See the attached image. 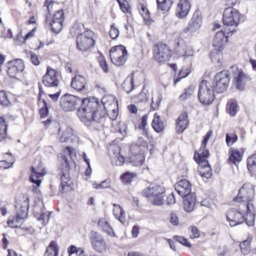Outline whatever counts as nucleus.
I'll return each instance as SVG.
<instances>
[{
	"mask_svg": "<svg viewBox=\"0 0 256 256\" xmlns=\"http://www.w3.org/2000/svg\"><path fill=\"white\" fill-rule=\"evenodd\" d=\"M80 27L78 25H74L70 29V32L73 36H78L81 34H80Z\"/></svg>",
	"mask_w": 256,
	"mask_h": 256,
	"instance_id": "57",
	"label": "nucleus"
},
{
	"mask_svg": "<svg viewBox=\"0 0 256 256\" xmlns=\"http://www.w3.org/2000/svg\"><path fill=\"white\" fill-rule=\"evenodd\" d=\"M202 24V18L200 12L199 10H196L194 12L187 26L184 28V32L190 34L195 32L200 28Z\"/></svg>",
	"mask_w": 256,
	"mask_h": 256,
	"instance_id": "13",
	"label": "nucleus"
},
{
	"mask_svg": "<svg viewBox=\"0 0 256 256\" xmlns=\"http://www.w3.org/2000/svg\"><path fill=\"white\" fill-rule=\"evenodd\" d=\"M98 226H101L102 228L104 231L109 234H110V232L112 231V228L107 221L104 220H100L98 222Z\"/></svg>",
	"mask_w": 256,
	"mask_h": 256,
	"instance_id": "44",
	"label": "nucleus"
},
{
	"mask_svg": "<svg viewBox=\"0 0 256 256\" xmlns=\"http://www.w3.org/2000/svg\"><path fill=\"white\" fill-rule=\"evenodd\" d=\"M50 26L53 32L56 33L60 32L62 28V22L52 20L50 22Z\"/></svg>",
	"mask_w": 256,
	"mask_h": 256,
	"instance_id": "42",
	"label": "nucleus"
},
{
	"mask_svg": "<svg viewBox=\"0 0 256 256\" xmlns=\"http://www.w3.org/2000/svg\"><path fill=\"white\" fill-rule=\"evenodd\" d=\"M10 104L8 96L4 90L0 91V104L8 106Z\"/></svg>",
	"mask_w": 256,
	"mask_h": 256,
	"instance_id": "46",
	"label": "nucleus"
},
{
	"mask_svg": "<svg viewBox=\"0 0 256 256\" xmlns=\"http://www.w3.org/2000/svg\"><path fill=\"white\" fill-rule=\"evenodd\" d=\"M110 52L112 62L114 65L121 66L126 62L128 52L124 46L120 45L112 47Z\"/></svg>",
	"mask_w": 256,
	"mask_h": 256,
	"instance_id": "6",
	"label": "nucleus"
},
{
	"mask_svg": "<svg viewBox=\"0 0 256 256\" xmlns=\"http://www.w3.org/2000/svg\"><path fill=\"white\" fill-rule=\"evenodd\" d=\"M82 100L78 96L66 94L60 98V105L66 112L72 111L78 109Z\"/></svg>",
	"mask_w": 256,
	"mask_h": 256,
	"instance_id": "7",
	"label": "nucleus"
},
{
	"mask_svg": "<svg viewBox=\"0 0 256 256\" xmlns=\"http://www.w3.org/2000/svg\"><path fill=\"white\" fill-rule=\"evenodd\" d=\"M16 210V222H20L26 218L28 209V198L26 200L22 198V200H17L15 205Z\"/></svg>",
	"mask_w": 256,
	"mask_h": 256,
	"instance_id": "14",
	"label": "nucleus"
},
{
	"mask_svg": "<svg viewBox=\"0 0 256 256\" xmlns=\"http://www.w3.org/2000/svg\"><path fill=\"white\" fill-rule=\"evenodd\" d=\"M240 19V14L232 6L226 8L223 13L222 20L225 26H238Z\"/></svg>",
	"mask_w": 256,
	"mask_h": 256,
	"instance_id": "9",
	"label": "nucleus"
},
{
	"mask_svg": "<svg viewBox=\"0 0 256 256\" xmlns=\"http://www.w3.org/2000/svg\"><path fill=\"white\" fill-rule=\"evenodd\" d=\"M124 2H118L120 10H122V12L124 13H127L129 12V6L128 4L126 1Z\"/></svg>",
	"mask_w": 256,
	"mask_h": 256,
	"instance_id": "55",
	"label": "nucleus"
},
{
	"mask_svg": "<svg viewBox=\"0 0 256 256\" xmlns=\"http://www.w3.org/2000/svg\"><path fill=\"white\" fill-rule=\"evenodd\" d=\"M198 174L203 178L207 179L210 178L212 176V170L208 162L198 164Z\"/></svg>",
	"mask_w": 256,
	"mask_h": 256,
	"instance_id": "28",
	"label": "nucleus"
},
{
	"mask_svg": "<svg viewBox=\"0 0 256 256\" xmlns=\"http://www.w3.org/2000/svg\"><path fill=\"white\" fill-rule=\"evenodd\" d=\"M61 158L62 162L60 172L61 178L60 192L64 193L72 189V182L70 176V162L68 158L65 155H63Z\"/></svg>",
	"mask_w": 256,
	"mask_h": 256,
	"instance_id": "3",
	"label": "nucleus"
},
{
	"mask_svg": "<svg viewBox=\"0 0 256 256\" xmlns=\"http://www.w3.org/2000/svg\"><path fill=\"white\" fill-rule=\"evenodd\" d=\"M7 126L5 119L3 117L0 116V132L6 134Z\"/></svg>",
	"mask_w": 256,
	"mask_h": 256,
	"instance_id": "53",
	"label": "nucleus"
},
{
	"mask_svg": "<svg viewBox=\"0 0 256 256\" xmlns=\"http://www.w3.org/2000/svg\"><path fill=\"white\" fill-rule=\"evenodd\" d=\"M247 80L248 77L246 74L242 71H238V74L234 76V80L236 88L240 91L244 90Z\"/></svg>",
	"mask_w": 256,
	"mask_h": 256,
	"instance_id": "21",
	"label": "nucleus"
},
{
	"mask_svg": "<svg viewBox=\"0 0 256 256\" xmlns=\"http://www.w3.org/2000/svg\"><path fill=\"white\" fill-rule=\"evenodd\" d=\"M46 253H48V256H58V246L57 244L55 242L52 241L46 248Z\"/></svg>",
	"mask_w": 256,
	"mask_h": 256,
	"instance_id": "34",
	"label": "nucleus"
},
{
	"mask_svg": "<svg viewBox=\"0 0 256 256\" xmlns=\"http://www.w3.org/2000/svg\"><path fill=\"white\" fill-rule=\"evenodd\" d=\"M52 20L63 22L64 21V12L63 10L56 12Z\"/></svg>",
	"mask_w": 256,
	"mask_h": 256,
	"instance_id": "50",
	"label": "nucleus"
},
{
	"mask_svg": "<svg viewBox=\"0 0 256 256\" xmlns=\"http://www.w3.org/2000/svg\"><path fill=\"white\" fill-rule=\"evenodd\" d=\"M72 130L70 128H66L61 134L59 140L61 142H67L72 136Z\"/></svg>",
	"mask_w": 256,
	"mask_h": 256,
	"instance_id": "40",
	"label": "nucleus"
},
{
	"mask_svg": "<svg viewBox=\"0 0 256 256\" xmlns=\"http://www.w3.org/2000/svg\"><path fill=\"white\" fill-rule=\"evenodd\" d=\"M194 53V52L192 47L186 46L184 49L182 56L184 59L190 58V60H192Z\"/></svg>",
	"mask_w": 256,
	"mask_h": 256,
	"instance_id": "48",
	"label": "nucleus"
},
{
	"mask_svg": "<svg viewBox=\"0 0 256 256\" xmlns=\"http://www.w3.org/2000/svg\"><path fill=\"white\" fill-rule=\"evenodd\" d=\"M84 248H77L74 245H71L68 248V252L69 256L74 254L80 256L84 254Z\"/></svg>",
	"mask_w": 256,
	"mask_h": 256,
	"instance_id": "38",
	"label": "nucleus"
},
{
	"mask_svg": "<svg viewBox=\"0 0 256 256\" xmlns=\"http://www.w3.org/2000/svg\"><path fill=\"white\" fill-rule=\"evenodd\" d=\"M113 206L114 207V212H115L116 211L118 212H120V216H124L125 212L124 210L118 204H114ZM115 214V213H114Z\"/></svg>",
	"mask_w": 256,
	"mask_h": 256,
	"instance_id": "59",
	"label": "nucleus"
},
{
	"mask_svg": "<svg viewBox=\"0 0 256 256\" xmlns=\"http://www.w3.org/2000/svg\"><path fill=\"white\" fill-rule=\"evenodd\" d=\"M127 127L126 124L122 122L119 124V132L122 135L126 134Z\"/></svg>",
	"mask_w": 256,
	"mask_h": 256,
	"instance_id": "64",
	"label": "nucleus"
},
{
	"mask_svg": "<svg viewBox=\"0 0 256 256\" xmlns=\"http://www.w3.org/2000/svg\"><path fill=\"white\" fill-rule=\"evenodd\" d=\"M244 216L247 218L246 224L248 226H253L254 223L255 210L253 204L250 202L246 204V213Z\"/></svg>",
	"mask_w": 256,
	"mask_h": 256,
	"instance_id": "27",
	"label": "nucleus"
},
{
	"mask_svg": "<svg viewBox=\"0 0 256 256\" xmlns=\"http://www.w3.org/2000/svg\"><path fill=\"white\" fill-rule=\"evenodd\" d=\"M136 176V174L128 172H126L120 176L122 181L125 184H130Z\"/></svg>",
	"mask_w": 256,
	"mask_h": 256,
	"instance_id": "37",
	"label": "nucleus"
},
{
	"mask_svg": "<svg viewBox=\"0 0 256 256\" xmlns=\"http://www.w3.org/2000/svg\"><path fill=\"white\" fill-rule=\"evenodd\" d=\"M190 2L187 0H180L177 5L176 16L180 18H185L190 9Z\"/></svg>",
	"mask_w": 256,
	"mask_h": 256,
	"instance_id": "19",
	"label": "nucleus"
},
{
	"mask_svg": "<svg viewBox=\"0 0 256 256\" xmlns=\"http://www.w3.org/2000/svg\"><path fill=\"white\" fill-rule=\"evenodd\" d=\"M212 134V130H209L206 133V135L204 136V139L202 142V148L206 147L207 142L209 140L210 138L211 137Z\"/></svg>",
	"mask_w": 256,
	"mask_h": 256,
	"instance_id": "56",
	"label": "nucleus"
},
{
	"mask_svg": "<svg viewBox=\"0 0 256 256\" xmlns=\"http://www.w3.org/2000/svg\"><path fill=\"white\" fill-rule=\"evenodd\" d=\"M170 222L174 226H178V219L176 214L174 213L171 214Z\"/></svg>",
	"mask_w": 256,
	"mask_h": 256,
	"instance_id": "63",
	"label": "nucleus"
},
{
	"mask_svg": "<svg viewBox=\"0 0 256 256\" xmlns=\"http://www.w3.org/2000/svg\"><path fill=\"white\" fill-rule=\"evenodd\" d=\"M109 150L112 151L114 153V156H112V161L113 162L114 159H116V165L122 166L124 162V158L120 154V148L118 146L112 145L110 146Z\"/></svg>",
	"mask_w": 256,
	"mask_h": 256,
	"instance_id": "25",
	"label": "nucleus"
},
{
	"mask_svg": "<svg viewBox=\"0 0 256 256\" xmlns=\"http://www.w3.org/2000/svg\"><path fill=\"white\" fill-rule=\"evenodd\" d=\"M30 60L32 62L35 66H38L40 64L38 58L35 54H31Z\"/></svg>",
	"mask_w": 256,
	"mask_h": 256,
	"instance_id": "60",
	"label": "nucleus"
},
{
	"mask_svg": "<svg viewBox=\"0 0 256 256\" xmlns=\"http://www.w3.org/2000/svg\"><path fill=\"white\" fill-rule=\"evenodd\" d=\"M214 90L211 88V86H208V82L202 80L199 86L198 98L202 104L209 105L212 103L214 98Z\"/></svg>",
	"mask_w": 256,
	"mask_h": 256,
	"instance_id": "5",
	"label": "nucleus"
},
{
	"mask_svg": "<svg viewBox=\"0 0 256 256\" xmlns=\"http://www.w3.org/2000/svg\"><path fill=\"white\" fill-rule=\"evenodd\" d=\"M138 101L140 102H145L148 100V98L146 94L144 92L140 93L138 96Z\"/></svg>",
	"mask_w": 256,
	"mask_h": 256,
	"instance_id": "62",
	"label": "nucleus"
},
{
	"mask_svg": "<svg viewBox=\"0 0 256 256\" xmlns=\"http://www.w3.org/2000/svg\"><path fill=\"white\" fill-rule=\"evenodd\" d=\"M247 167L251 174H256V153L250 156L247 160Z\"/></svg>",
	"mask_w": 256,
	"mask_h": 256,
	"instance_id": "32",
	"label": "nucleus"
},
{
	"mask_svg": "<svg viewBox=\"0 0 256 256\" xmlns=\"http://www.w3.org/2000/svg\"><path fill=\"white\" fill-rule=\"evenodd\" d=\"M182 196L183 197L184 210L188 212L192 211L196 201L195 194L192 193Z\"/></svg>",
	"mask_w": 256,
	"mask_h": 256,
	"instance_id": "23",
	"label": "nucleus"
},
{
	"mask_svg": "<svg viewBox=\"0 0 256 256\" xmlns=\"http://www.w3.org/2000/svg\"><path fill=\"white\" fill-rule=\"evenodd\" d=\"M162 96L161 95L159 94L156 98V104L154 106V98H152V102L150 104V108H151L154 110H156L158 108L161 100H162Z\"/></svg>",
	"mask_w": 256,
	"mask_h": 256,
	"instance_id": "52",
	"label": "nucleus"
},
{
	"mask_svg": "<svg viewBox=\"0 0 256 256\" xmlns=\"http://www.w3.org/2000/svg\"><path fill=\"white\" fill-rule=\"evenodd\" d=\"M189 120L186 112L181 113L176 120V132L180 134L182 133L188 126Z\"/></svg>",
	"mask_w": 256,
	"mask_h": 256,
	"instance_id": "18",
	"label": "nucleus"
},
{
	"mask_svg": "<svg viewBox=\"0 0 256 256\" xmlns=\"http://www.w3.org/2000/svg\"><path fill=\"white\" fill-rule=\"evenodd\" d=\"M109 33L110 38L113 40H116L118 37L120 32L114 26V24L111 25Z\"/></svg>",
	"mask_w": 256,
	"mask_h": 256,
	"instance_id": "51",
	"label": "nucleus"
},
{
	"mask_svg": "<svg viewBox=\"0 0 256 256\" xmlns=\"http://www.w3.org/2000/svg\"><path fill=\"white\" fill-rule=\"evenodd\" d=\"M226 216L231 226L240 224L247 220V218L243 214L234 208L228 210Z\"/></svg>",
	"mask_w": 256,
	"mask_h": 256,
	"instance_id": "16",
	"label": "nucleus"
},
{
	"mask_svg": "<svg viewBox=\"0 0 256 256\" xmlns=\"http://www.w3.org/2000/svg\"><path fill=\"white\" fill-rule=\"evenodd\" d=\"M227 106L228 114L232 116H234L238 112L236 102V101L228 102Z\"/></svg>",
	"mask_w": 256,
	"mask_h": 256,
	"instance_id": "41",
	"label": "nucleus"
},
{
	"mask_svg": "<svg viewBox=\"0 0 256 256\" xmlns=\"http://www.w3.org/2000/svg\"><path fill=\"white\" fill-rule=\"evenodd\" d=\"M148 118V114H144L142 116V119H141V122L140 124V125L138 126L139 128H146V126L147 124Z\"/></svg>",
	"mask_w": 256,
	"mask_h": 256,
	"instance_id": "61",
	"label": "nucleus"
},
{
	"mask_svg": "<svg viewBox=\"0 0 256 256\" xmlns=\"http://www.w3.org/2000/svg\"><path fill=\"white\" fill-rule=\"evenodd\" d=\"M98 100L96 98H83L78 110V116L86 126L94 130L100 128L103 116L98 111Z\"/></svg>",
	"mask_w": 256,
	"mask_h": 256,
	"instance_id": "1",
	"label": "nucleus"
},
{
	"mask_svg": "<svg viewBox=\"0 0 256 256\" xmlns=\"http://www.w3.org/2000/svg\"><path fill=\"white\" fill-rule=\"evenodd\" d=\"M206 147L202 148V145L199 150V152H194V159L198 164L208 162L206 158L210 156L209 151L206 149Z\"/></svg>",
	"mask_w": 256,
	"mask_h": 256,
	"instance_id": "24",
	"label": "nucleus"
},
{
	"mask_svg": "<svg viewBox=\"0 0 256 256\" xmlns=\"http://www.w3.org/2000/svg\"><path fill=\"white\" fill-rule=\"evenodd\" d=\"M238 140V136L236 134H234L233 136H230L228 134H226V142L228 145H230V144H232L234 142H236Z\"/></svg>",
	"mask_w": 256,
	"mask_h": 256,
	"instance_id": "54",
	"label": "nucleus"
},
{
	"mask_svg": "<svg viewBox=\"0 0 256 256\" xmlns=\"http://www.w3.org/2000/svg\"><path fill=\"white\" fill-rule=\"evenodd\" d=\"M7 73L11 78H15L16 75L22 72L24 68V62L20 59L10 60L6 62Z\"/></svg>",
	"mask_w": 256,
	"mask_h": 256,
	"instance_id": "15",
	"label": "nucleus"
},
{
	"mask_svg": "<svg viewBox=\"0 0 256 256\" xmlns=\"http://www.w3.org/2000/svg\"><path fill=\"white\" fill-rule=\"evenodd\" d=\"M31 172L32 174L30 177V181L36 184L37 186H39L42 182L40 178L44 174L41 172L36 170L33 166L31 167Z\"/></svg>",
	"mask_w": 256,
	"mask_h": 256,
	"instance_id": "30",
	"label": "nucleus"
},
{
	"mask_svg": "<svg viewBox=\"0 0 256 256\" xmlns=\"http://www.w3.org/2000/svg\"><path fill=\"white\" fill-rule=\"evenodd\" d=\"M156 0L158 10L162 12H168L173 4L172 0H162V2Z\"/></svg>",
	"mask_w": 256,
	"mask_h": 256,
	"instance_id": "33",
	"label": "nucleus"
},
{
	"mask_svg": "<svg viewBox=\"0 0 256 256\" xmlns=\"http://www.w3.org/2000/svg\"><path fill=\"white\" fill-rule=\"evenodd\" d=\"M122 89L127 93H130L134 88V76L130 79L126 78L122 84Z\"/></svg>",
	"mask_w": 256,
	"mask_h": 256,
	"instance_id": "35",
	"label": "nucleus"
},
{
	"mask_svg": "<svg viewBox=\"0 0 256 256\" xmlns=\"http://www.w3.org/2000/svg\"><path fill=\"white\" fill-rule=\"evenodd\" d=\"M194 92V89L191 86L185 89L184 92L182 94L180 97V100H186L189 98Z\"/></svg>",
	"mask_w": 256,
	"mask_h": 256,
	"instance_id": "47",
	"label": "nucleus"
},
{
	"mask_svg": "<svg viewBox=\"0 0 256 256\" xmlns=\"http://www.w3.org/2000/svg\"><path fill=\"white\" fill-rule=\"evenodd\" d=\"M86 84V80L81 75H76L71 82L72 87L78 91H80L84 88Z\"/></svg>",
	"mask_w": 256,
	"mask_h": 256,
	"instance_id": "22",
	"label": "nucleus"
},
{
	"mask_svg": "<svg viewBox=\"0 0 256 256\" xmlns=\"http://www.w3.org/2000/svg\"><path fill=\"white\" fill-rule=\"evenodd\" d=\"M156 60L160 63L168 61L172 56L170 47L163 42L155 44L153 50Z\"/></svg>",
	"mask_w": 256,
	"mask_h": 256,
	"instance_id": "8",
	"label": "nucleus"
},
{
	"mask_svg": "<svg viewBox=\"0 0 256 256\" xmlns=\"http://www.w3.org/2000/svg\"><path fill=\"white\" fill-rule=\"evenodd\" d=\"M42 82L48 88H56L59 84L58 72L48 66L46 74L42 78Z\"/></svg>",
	"mask_w": 256,
	"mask_h": 256,
	"instance_id": "12",
	"label": "nucleus"
},
{
	"mask_svg": "<svg viewBox=\"0 0 256 256\" xmlns=\"http://www.w3.org/2000/svg\"><path fill=\"white\" fill-rule=\"evenodd\" d=\"M94 33L90 30H86L84 33L78 36L76 39L78 48L82 52L86 51L92 46L95 41L93 37Z\"/></svg>",
	"mask_w": 256,
	"mask_h": 256,
	"instance_id": "10",
	"label": "nucleus"
},
{
	"mask_svg": "<svg viewBox=\"0 0 256 256\" xmlns=\"http://www.w3.org/2000/svg\"><path fill=\"white\" fill-rule=\"evenodd\" d=\"M142 195L150 200L154 206H160L164 204L166 190L164 186L154 184H150L142 192Z\"/></svg>",
	"mask_w": 256,
	"mask_h": 256,
	"instance_id": "2",
	"label": "nucleus"
},
{
	"mask_svg": "<svg viewBox=\"0 0 256 256\" xmlns=\"http://www.w3.org/2000/svg\"><path fill=\"white\" fill-rule=\"evenodd\" d=\"M229 160L234 164H236L237 162H240L242 160V158L240 152L237 150H232L229 157Z\"/></svg>",
	"mask_w": 256,
	"mask_h": 256,
	"instance_id": "39",
	"label": "nucleus"
},
{
	"mask_svg": "<svg viewBox=\"0 0 256 256\" xmlns=\"http://www.w3.org/2000/svg\"><path fill=\"white\" fill-rule=\"evenodd\" d=\"M174 240L177 242L188 247L190 248L191 244L188 240L182 236H174Z\"/></svg>",
	"mask_w": 256,
	"mask_h": 256,
	"instance_id": "43",
	"label": "nucleus"
},
{
	"mask_svg": "<svg viewBox=\"0 0 256 256\" xmlns=\"http://www.w3.org/2000/svg\"><path fill=\"white\" fill-rule=\"evenodd\" d=\"M254 186L250 183H244L239 190L236 197L234 198V202H250L254 198Z\"/></svg>",
	"mask_w": 256,
	"mask_h": 256,
	"instance_id": "11",
	"label": "nucleus"
},
{
	"mask_svg": "<svg viewBox=\"0 0 256 256\" xmlns=\"http://www.w3.org/2000/svg\"><path fill=\"white\" fill-rule=\"evenodd\" d=\"M228 36L222 30L217 32L213 40V46L218 52H221L224 48L225 44L227 42Z\"/></svg>",
	"mask_w": 256,
	"mask_h": 256,
	"instance_id": "17",
	"label": "nucleus"
},
{
	"mask_svg": "<svg viewBox=\"0 0 256 256\" xmlns=\"http://www.w3.org/2000/svg\"><path fill=\"white\" fill-rule=\"evenodd\" d=\"M92 244L93 248L99 252H102L106 250V246L104 240L96 234L92 237Z\"/></svg>",
	"mask_w": 256,
	"mask_h": 256,
	"instance_id": "26",
	"label": "nucleus"
},
{
	"mask_svg": "<svg viewBox=\"0 0 256 256\" xmlns=\"http://www.w3.org/2000/svg\"><path fill=\"white\" fill-rule=\"evenodd\" d=\"M192 186L189 181L186 179L180 180L175 186V189L180 196L192 194Z\"/></svg>",
	"mask_w": 256,
	"mask_h": 256,
	"instance_id": "20",
	"label": "nucleus"
},
{
	"mask_svg": "<svg viewBox=\"0 0 256 256\" xmlns=\"http://www.w3.org/2000/svg\"><path fill=\"white\" fill-rule=\"evenodd\" d=\"M130 162L132 166H142L144 162V156L141 150L139 151L138 154H132L129 158Z\"/></svg>",
	"mask_w": 256,
	"mask_h": 256,
	"instance_id": "29",
	"label": "nucleus"
},
{
	"mask_svg": "<svg viewBox=\"0 0 256 256\" xmlns=\"http://www.w3.org/2000/svg\"><path fill=\"white\" fill-rule=\"evenodd\" d=\"M138 8L144 20L148 21L150 18V12L145 6L140 3L138 4Z\"/></svg>",
	"mask_w": 256,
	"mask_h": 256,
	"instance_id": "36",
	"label": "nucleus"
},
{
	"mask_svg": "<svg viewBox=\"0 0 256 256\" xmlns=\"http://www.w3.org/2000/svg\"><path fill=\"white\" fill-rule=\"evenodd\" d=\"M230 81L229 72L222 70L217 73L214 78L212 87L217 93H222L227 90Z\"/></svg>",
	"mask_w": 256,
	"mask_h": 256,
	"instance_id": "4",
	"label": "nucleus"
},
{
	"mask_svg": "<svg viewBox=\"0 0 256 256\" xmlns=\"http://www.w3.org/2000/svg\"><path fill=\"white\" fill-rule=\"evenodd\" d=\"M192 234L190 235V238H198L200 236V232L198 228L196 226L191 227Z\"/></svg>",
	"mask_w": 256,
	"mask_h": 256,
	"instance_id": "58",
	"label": "nucleus"
},
{
	"mask_svg": "<svg viewBox=\"0 0 256 256\" xmlns=\"http://www.w3.org/2000/svg\"><path fill=\"white\" fill-rule=\"evenodd\" d=\"M152 126L154 130L158 133L162 132L164 129V124L157 113L154 114Z\"/></svg>",
	"mask_w": 256,
	"mask_h": 256,
	"instance_id": "31",
	"label": "nucleus"
},
{
	"mask_svg": "<svg viewBox=\"0 0 256 256\" xmlns=\"http://www.w3.org/2000/svg\"><path fill=\"white\" fill-rule=\"evenodd\" d=\"M44 106L40 110V114L42 118H46L48 114V104L44 100H42Z\"/></svg>",
	"mask_w": 256,
	"mask_h": 256,
	"instance_id": "49",
	"label": "nucleus"
},
{
	"mask_svg": "<svg viewBox=\"0 0 256 256\" xmlns=\"http://www.w3.org/2000/svg\"><path fill=\"white\" fill-rule=\"evenodd\" d=\"M240 246L242 254L246 255L250 250V242L248 240H245L240 244Z\"/></svg>",
	"mask_w": 256,
	"mask_h": 256,
	"instance_id": "45",
	"label": "nucleus"
}]
</instances>
